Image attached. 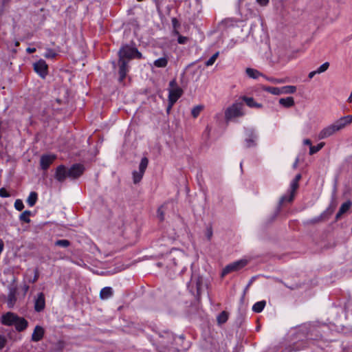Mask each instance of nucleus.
<instances>
[{"label": "nucleus", "instance_id": "nucleus-1", "mask_svg": "<svg viewBox=\"0 0 352 352\" xmlns=\"http://www.w3.org/2000/svg\"><path fill=\"white\" fill-rule=\"evenodd\" d=\"M118 54L119 57V81L121 82L124 80L129 71V61L134 58H142V54L138 51L134 43L122 45Z\"/></svg>", "mask_w": 352, "mask_h": 352}, {"label": "nucleus", "instance_id": "nucleus-2", "mask_svg": "<svg viewBox=\"0 0 352 352\" xmlns=\"http://www.w3.org/2000/svg\"><path fill=\"white\" fill-rule=\"evenodd\" d=\"M1 323L6 326H14L17 331H23L28 326V322L12 312H7L1 316Z\"/></svg>", "mask_w": 352, "mask_h": 352}, {"label": "nucleus", "instance_id": "nucleus-3", "mask_svg": "<svg viewBox=\"0 0 352 352\" xmlns=\"http://www.w3.org/2000/svg\"><path fill=\"white\" fill-rule=\"evenodd\" d=\"M352 122V115L340 118L332 124L323 129L318 135L319 139H324L343 129L346 124Z\"/></svg>", "mask_w": 352, "mask_h": 352}, {"label": "nucleus", "instance_id": "nucleus-4", "mask_svg": "<svg viewBox=\"0 0 352 352\" xmlns=\"http://www.w3.org/2000/svg\"><path fill=\"white\" fill-rule=\"evenodd\" d=\"M243 104L241 102L234 103L226 109L225 112L226 120L229 121L233 118L243 116L244 114L243 112Z\"/></svg>", "mask_w": 352, "mask_h": 352}, {"label": "nucleus", "instance_id": "nucleus-5", "mask_svg": "<svg viewBox=\"0 0 352 352\" xmlns=\"http://www.w3.org/2000/svg\"><path fill=\"white\" fill-rule=\"evenodd\" d=\"M148 164V158L146 157H142L139 165V170H134L133 172V179L134 184H138L141 181L147 168Z\"/></svg>", "mask_w": 352, "mask_h": 352}, {"label": "nucleus", "instance_id": "nucleus-6", "mask_svg": "<svg viewBox=\"0 0 352 352\" xmlns=\"http://www.w3.org/2000/svg\"><path fill=\"white\" fill-rule=\"evenodd\" d=\"M248 263L247 260L242 259L226 265L225 268L222 271V276H226V274L232 272H237L244 267Z\"/></svg>", "mask_w": 352, "mask_h": 352}, {"label": "nucleus", "instance_id": "nucleus-7", "mask_svg": "<svg viewBox=\"0 0 352 352\" xmlns=\"http://www.w3.org/2000/svg\"><path fill=\"white\" fill-rule=\"evenodd\" d=\"M187 286L191 292H193L192 289L194 286H195L197 295L199 296L202 286V278L200 277L198 274L192 272L190 280Z\"/></svg>", "mask_w": 352, "mask_h": 352}, {"label": "nucleus", "instance_id": "nucleus-8", "mask_svg": "<svg viewBox=\"0 0 352 352\" xmlns=\"http://www.w3.org/2000/svg\"><path fill=\"white\" fill-rule=\"evenodd\" d=\"M69 178L70 179H76L80 177L85 171V166L81 164H74L69 168Z\"/></svg>", "mask_w": 352, "mask_h": 352}, {"label": "nucleus", "instance_id": "nucleus-9", "mask_svg": "<svg viewBox=\"0 0 352 352\" xmlns=\"http://www.w3.org/2000/svg\"><path fill=\"white\" fill-rule=\"evenodd\" d=\"M299 185L298 182L292 181L290 184V187L289 190V195H285L280 199L279 204H283V203L287 201V202H292L294 197V194L296 190L298 189Z\"/></svg>", "mask_w": 352, "mask_h": 352}, {"label": "nucleus", "instance_id": "nucleus-10", "mask_svg": "<svg viewBox=\"0 0 352 352\" xmlns=\"http://www.w3.org/2000/svg\"><path fill=\"white\" fill-rule=\"evenodd\" d=\"M54 178L59 182H64L69 178V170L65 165H60L56 168Z\"/></svg>", "mask_w": 352, "mask_h": 352}, {"label": "nucleus", "instance_id": "nucleus-11", "mask_svg": "<svg viewBox=\"0 0 352 352\" xmlns=\"http://www.w3.org/2000/svg\"><path fill=\"white\" fill-rule=\"evenodd\" d=\"M47 65L43 59H40L36 63H34V71L42 78H45L47 74Z\"/></svg>", "mask_w": 352, "mask_h": 352}, {"label": "nucleus", "instance_id": "nucleus-12", "mask_svg": "<svg viewBox=\"0 0 352 352\" xmlns=\"http://www.w3.org/2000/svg\"><path fill=\"white\" fill-rule=\"evenodd\" d=\"M245 135L246 138L245 140V142L246 147L250 148L252 146H255L256 145V140L257 139V135H256L254 131L252 129H246Z\"/></svg>", "mask_w": 352, "mask_h": 352}, {"label": "nucleus", "instance_id": "nucleus-13", "mask_svg": "<svg viewBox=\"0 0 352 352\" xmlns=\"http://www.w3.org/2000/svg\"><path fill=\"white\" fill-rule=\"evenodd\" d=\"M183 90L179 87H176L173 89H168V102L171 104H175L177 100L182 96Z\"/></svg>", "mask_w": 352, "mask_h": 352}, {"label": "nucleus", "instance_id": "nucleus-14", "mask_svg": "<svg viewBox=\"0 0 352 352\" xmlns=\"http://www.w3.org/2000/svg\"><path fill=\"white\" fill-rule=\"evenodd\" d=\"M45 307V298L43 292H40L37 294L34 299V310L36 312H41L44 310Z\"/></svg>", "mask_w": 352, "mask_h": 352}, {"label": "nucleus", "instance_id": "nucleus-15", "mask_svg": "<svg viewBox=\"0 0 352 352\" xmlns=\"http://www.w3.org/2000/svg\"><path fill=\"white\" fill-rule=\"evenodd\" d=\"M56 158V157L54 155H43L40 159L41 169L43 170H47Z\"/></svg>", "mask_w": 352, "mask_h": 352}, {"label": "nucleus", "instance_id": "nucleus-16", "mask_svg": "<svg viewBox=\"0 0 352 352\" xmlns=\"http://www.w3.org/2000/svg\"><path fill=\"white\" fill-rule=\"evenodd\" d=\"M45 334V329L40 325H36L32 334L31 340L33 342L41 340Z\"/></svg>", "mask_w": 352, "mask_h": 352}, {"label": "nucleus", "instance_id": "nucleus-17", "mask_svg": "<svg viewBox=\"0 0 352 352\" xmlns=\"http://www.w3.org/2000/svg\"><path fill=\"white\" fill-rule=\"evenodd\" d=\"M169 260L171 261L174 265H177L179 259H182L184 257V254L182 252L178 250H174L170 252Z\"/></svg>", "mask_w": 352, "mask_h": 352}, {"label": "nucleus", "instance_id": "nucleus-18", "mask_svg": "<svg viewBox=\"0 0 352 352\" xmlns=\"http://www.w3.org/2000/svg\"><path fill=\"white\" fill-rule=\"evenodd\" d=\"M16 291L15 289H10L8 298H7V305L9 308H12L14 307L16 301Z\"/></svg>", "mask_w": 352, "mask_h": 352}, {"label": "nucleus", "instance_id": "nucleus-19", "mask_svg": "<svg viewBox=\"0 0 352 352\" xmlns=\"http://www.w3.org/2000/svg\"><path fill=\"white\" fill-rule=\"evenodd\" d=\"M243 101H244L246 104L251 108H261L262 107V104L256 102L254 99L252 97L242 96L241 98Z\"/></svg>", "mask_w": 352, "mask_h": 352}, {"label": "nucleus", "instance_id": "nucleus-20", "mask_svg": "<svg viewBox=\"0 0 352 352\" xmlns=\"http://www.w3.org/2000/svg\"><path fill=\"white\" fill-rule=\"evenodd\" d=\"M352 206V202L351 201H347L344 203H343L340 209H339V211L338 212V213L336 214V219H338L339 218H340V217L344 214L345 212H346L349 208H351V206Z\"/></svg>", "mask_w": 352, "mask_h": 352}, {"label": "nucleus", "instance_id": "nucleus-21", "mask_svg": "<svg viewBox=\"0 0 352 352\" xmlns=\"http://www.w3.org/2000/svg\"><path fill=\"white\" fill-rule=\"evenodd\" d=\"M245 73L249 78L253 79H257L258 77L262 76L265 77V75L260 72L258 70L253 69V68H247L245 69Z\"/></svg>", "mask_w": 352, "mask_h": 352}, {"label": "nucleus", "instance_id": "nucleus-22", "mask_svg": "<svg viewBox=\"0 0 352 352\" xmlns=\"http://www.w3.org/2000/svg\"><path fill=\"white\" fill-rule=\"evenodd\" d=\"M113 292L111 287H105L100 292V297L102 300H107L113 296Z\"/></svg>", "mask_w": 352, "mask_h": 352}, {"label": "nucleus", "instance_id": "nucleus-23", "mask_svg": "<svg viewBox=\"0 0 352 352\" xmlns=\"http://www.w3.org/2000/svg\"><path fill=\"white\" fill-rule=\"evenodd\" d=\"M279 104L285 108H289L294 105V100L293 97L282 98L279 99Z\"/></svg>", "mask_w": 352, "mask_h": 352}, {"label": "nucleus", "instance_id": "nucleus-24", "mask_svg": "<svg viewBox=\"0 0 352 352\" xmlns=\"http://www.w3.org/2000/svg\"><path fill=\"white\" fill-rule=\"evenodd\" d=\"M281 94H294L296 91V87L294 85H287L280 87Z\"/></svg>", "mask_w": 352, "mask_h": 352}, {"label": "nucleus", "instance_id": "nucleus-25", "mask_svg": "<svg viewBox=\"0 0 352 352\" xmlns=\"http://www.w3.org/2000/svg\"><path fill=\"white\" fill-rule=\"evenodd\" d=\"M38 199V194L36 192H31L27 199V203L30 206H34Z\"/></svg>", "mask_w": 352, "mask_h": 352}, {"label": "nucleus", "instance_id": "nucleus-26", "mask_svg": "<svg viewBox=\"0 0 352 352\" xmlns=\"http://www.w3.org/2000/svg\"><path fill=\"white\" fill-rule=\"evenodd\" d=\"M324 217H325V212H322L318 217L307 220L305 223L307 225H314V224L318 223L321 222L322 221H323Z\"/></svg>", "mask_w": 352, "mask_h": 352}, {"label": "nucleus", "instance_id": "nucleus-27", "mask_svg": "<svg viewBox=\"0 0 352 352\" xmlns=\"http://www.w3.org/2000/svg\"><path fill=\"white\" fill-rule=\"evenodd\" d=\"M153 65L159 68L166 67L168 65V59L166 57L160 58L154 61Z\"/></svg>", "mask_w": 352, "mask_h": 352}, {"label": "nucleus", "instance_id": "nucleus-28", "mask_svg": "<svg viewBox=\"0 0 352 352\" xmlns=\"http://www.w3.org/2000/svg\"><path fill=\"white\" fill-rule=\"evenodd\" d=\"M265 305L266 302L265 300L256 302L252 307V311L255 313H260L263 310Z\"/></svg>", "mask_w": 352, "mask_h": 352}, {"label": "nucleus", "instance_id": "nucleus-29", "mask_svg": "<svg viewBox=\"0 0 352 352\" xmlns=\"http://www.w3.org/2000/svg\"><path fill=\"white\" fill-rule=\"evenodd\" d=\"M261 89L267 92H269L273 95L278 96L280 95V87H267L263 86Z\"/></svg>", "mask_w": 352, "mask_h": 352}, {"label": "nucleus", "instance_id": "nucleus-30", "mask_svg": "<svg viewBox=\"0 0 352 352\" xmlns=\"http://www.w3.org/2000/svg\"><path fill=\"white\" fill-rule=\"evenodd\" d=\"M252 0H251L250 2L246 1V0H239V4L241 6H243L244 5L245 7L248 10L250 14H255V11L252 8Z\"/></svg>", "mask_w": 352, "mask_h": 352}, {"label": "nucleus", "instance_id": "nucleus-31", "mask_svg": "<svg viewBox=\"0 0 352 352\" xmlns=\"http://www.w3.org/2000/svg\"><path fill=\"white\" fill-rule=\"evenodd\" d=\"M217 322L219 324H224L228 319V313L226 311H221L217 316Z\"/></svg>", "mask_w": 352, "mask_h": 352}, {"label": "nucleus", "instance_id": "nucleus-32", "mask_svg": "<svg viewBox=\"0 0 352 352\" xmlns=\"http://www.w3.org/2000/svg\"><path fill=\"white\" fill-rule=\"evenodd\" d=\"M31 214L32 213L30 210H25L19 216L20 221L25 222V223H30V219L29 217L31 215Z\"/></svg>", "mask_w": 352, "mask_h": 352}, {"label": "nucleus", "instance_id": "nucleus-33", "mask_svg": "<svg viewBox=\"0 0 352 352\" xmlns=\"http://www.w3.org/2000/svg\"><path fill=\"white\" fill-rule=\"evenodd\" d=\"M324 146V142H320L316 146L311 145V147H309V154L314 155V154L316 153L320 149H322Z\"/></svg>", "mask_w": 352, "mask_h": 352}, {"label": "nucleus", "instance_id": "nucleus-34", "mask_svg": "<svg viewBox=\"0 0 352 352\" xmlns=\"http://www.w3.org/2000/svg\"><path fill=\"white\" fill-rule=\"evenodd\" d=\"M203 109H204L203 105H197V106L194 107L191 111L192 116L195 118H197Z\"/></svg>", "mask_w": 352, "mask_h": 352}, {"label": "nucleus", "instance_id": "nucleus-35", "mask_svg": "<svg viewBox=\"0 0 352 352\" xmlns=\"http://www.w3.org/2000/svg\"><path fill=\"white\" fill-rule=\"evenodd\" d=\"M55 245L62 247V248H67L70 245V241L67 239L57 240L55 242Z\"/></svg>", "mask_w": 352, "mask_h": 352}, {"label": "nucleus", "instance_id": "nucleus-36", "mask_svg": "<svg viewBox=\"0 0 352 352\" xmlns=\"http://www.w3.org/2000/svg\"><path fill=\"white\" fill-rule=\"evenodd\" d=\"M43 56L46 58H54L57 56V53L54 50L48 48Z\"/></svg>", "mask_w": 352, "mask_h": 352}, {"label": "nucleus", "instance_id": "nucleus-37", "mask_svg": "<svg viewBox=\"0 0 352 352\" xmlns=\"http://www.w3.org/2000/svg\"><path fill=\"white\" fill-rule=\"evenodd\" d=\"M219 55V52H217L215 54H214L205 63V65L207 67L212 65L214 62L216 61L217 58H218Z\"/></svg>", "mask_w": 352, "mask_h": 352}, {"label": "nucleus", "instance_id": "nucleus-38", "mask_svg": "<svg viewBox=\"0 0 352 352\" xmlns=\"http://www.w3.org/2000/svg\"><path fill=\"white\" fill-rule=\"evenodd\" d=\"M267 80L273 82L274 84H282L287 82L286 79L285 78H269L265 76L264 77Z\"/></svg>", "mask_w": 352, "mask_h": 352}, {"label": "nucleus", "instance_id": "nucleus-39", "mask_svg": "<svg viewBox=\"0 0 352 352\" xmlns=\"http://www.w3.org/2000/svg\"><path fill=\"white\" fill-rule=\"evenodd\" d=\"M329 67V63L328 62H325L324 63H323L322 65H321L317 69H316V72L318 74H321V73H323L325 71H327Z\"/></svg>", "mask_w": 352, "mask_h": 352}, {"label": "nucleus", "instance_id": "nucleus-40", "mask_svg": "<svg viewBox=\"0 0 352 352\" xmlns=\"http://www.w3.org/2000/svg\"><path fill=\"white\" fill-rule=\"evenodd\" d=\"M14 208L19 211H21L24 208V205L21 199H16L14 202Z\"/></svg>", "mask_w": 352, "mask_h": 352}, {"label": "nucleus", "instance_id": "nucleus-41", "mask_svg": "<svg viewBox=\"0 0 352 352\" xmlns=\"http://www.w3.org/2000/svg\"><path fill=\"white\" fill-rule=\"evenodd\" d=\"M188 41V37L184 36H182V35H179V36L177 38V42L179 44H186Z\"/></svg>", "mask_w": 352, "mask_h": 352}, {"label": "nucleus", "instance_id": "nucleus-42", "mask_svg": "<svg viewBox=\"0 0 352 352\" xmlns=\"http://www.w3.org/2000/svg\"><path fill=\"white\" fill-rule=\"evenodd\" d=\"M9 196V193L6 191V190L4 188H0V197H8Z\"/></svg>", "mask_w": 352, "mask_h": 352}, {"label": "nucleus", "instance_id": "nucleus-43", "mask_svg": "<svg viewBox=\"0 0 352 352\" xmlns=\"http://www.w3.org/2000/svg\"><path fill=\"white\" fill-rule=\"evenodd\" d=\"M206 237L208 240H210L212 236V230L211 227H208L206 230Z\"/></svg>", "mask_w": 352, "mask_h": 352}, {"label": "nucleus", "instance_id": "nucleus-44", "mask_svg": "<svg viewBox=\"0 0 352 352\" xmlns=\"http://www.w3.org/2000/svg\"><path fill=\"white\" fill-rule=\"evenodd\" d=\"M171 21H172L173 27L175 30L177 29L179 26V23L176 18H173Z\"/></svg>", "mask_w": 352, "mask_h": 352}, {"label": "nucleus", "instance_id": "nucleus-45", "mask_svg": "<svg viewBox=\"0 0 352 352\" xmlns=\"http://www.w3.org/2000/svg\"><path fill=\"white\" fill-rule=\"evenodd\" d=\"M6 342V340L5 339V338L2 336H0V350L4 347Z\"/></svg>", "mask_w": 352, "mask_h": 352}, {"label": "nucleus", "instance_id": "nucleus-46", "mask_svg": "<svg viewBox=\"0 0 352 352\" xmlns=\"http://www.w3.org/2000/svg\"><path fill=\"white\" fill-rule=\"evenodd\" d=\"M256 1L261 6H265L269 3V0H256Z\"/></svg>", "mask_w": 352, "mask_h": 352}, {"label": "nucleus", "instance_id": "nucleus-47", "mask_svg": "<svg viewBox=\"0 0 352 352\" xmlns=\"http://www.w3.org/2000/svg\"><path fill=\"white\" fill-rule=\"evenodd\" d=\"M157 214L161 221H163L164 219V212L162 211L161 208H159L157 210Z\"/></svg>", "mask_w": 352, "mask_h": 352}, {"label": "nucleus", "instance_id": "nucleus-48", "mask_svg": "<svg viewBox=\"0 0 352 352\" xmlns=\"http://www.w3.org/2000/svg\"><path fill=\"white\" fill-rule=\"evenodd\" d=\"M38 278V270L36 269L35 270V273H34V278L33 279L31 280L32 283H35L37 281Z\"/></svg>", "mask_w": 352, "mask_h": 352}, {"label": "nucleus", "instance_id": "nucleus-49", "mask_svg": "<svg viewBox=\"0 0 352 352\" xmlns=\"http://www.w3.org/2000/svg\"><path fill=\"white\" fill-rule=\"evenodd\" d=\"M169 87H170V89H173V88H175L176 87H177L176 80L175 79L170 81Z\"/></svg>", "mask_w": 352, "mask_h": 352}, {"label": "nucleus", "instance_id": "nucleus-50", "mask_svg": "<svg viewBox=\"0 0 352 352\" xmlns=\"http://www.w3.org/2000/svg\"><path fill=\"white\" fill-rule=\"evenodd\" d=\"M26 52L28 53V54H32V53H34L36 52V49L35 48H31V47H28L26 49Z\"/></svg>", "mask_w": 352, "mask_h": 352}, {"label": "nucleus", "instance_id": "nucleus-51", "mask_svg": "<svg viewBox=\"0 0 352 352\" xmlns=\"http://www.w3.org/2000/svg\"><path fill=\"white\" fill-rule=\"evenodd\" d=\"M318 73L316 72V70L315 71H312L311 72L309 75H308V77L309 78H312L316 74H317Z\"/></svg>", "mask_w": 352, "mask_h": 352}, {"label": "nucleus", "instance_id": "nucleus-52", "mask_svg": "<svg viewBox=\"0 0 352 352\" xmlns=\"http://www.w3.org/2000/svg\"><path fill=\"white\" fill-rule=\"evenodd\" d=\"M300 179H301V175L300 174H298V175H296V177L293 179V181L298 183V182L300 181Z\"/></svg>", "mask_w": 352, "mask_h": 352}, {"label": "nucleus", "instance_id": "nucleus-53", "mask_svg": "<svg viewBox=\"0 0 352 352\" xmlns=\"http://www.w3.org/2000/svg\"><path fill=\"white\" fill-rule=\"evenodd\" d=\"M303 142H304L305 144L309 145V147H311V140L309 139H305Z\"/></svg>", "mask_w": 352, "mask_h": 352}, {"label": "nucleus", "instance_id": "nucleus-54", "mask_svg": "<svg viewBox=\"0 0 352 352\" xmlns=\"http://www.w3.org/2000/svg\"><path fill=\"white\" fill-rule=\"evenodd\" d=\"M173 104H170V103H169V102H168V107H167V112H169V111L170 110V109L172 108V107H173Z\"/></svg>", "mask_w": 352, "mask_h": 352}, {"label": "nucleus", "instance_id": "nucleus-55", "mask_svg": "<svg viewBox=\"0 0 352 352\" xmlns=\"http://www.w3.org/2000/svg\"><path fill=\"white\" fill-rule=\"evenodd\" d=\"M298 158H297L295 161V162L293 164V167L295 168H296L297 165H298Z\"/></svg>", "mask_w": 352, "mask_h": 352}, {"label": "nucleus", "instance_id": "nucleus-56", "mask_svg": "<svg viewBox=\"0 0 352 352\" xmlns=\"http://www.w3.org/2000/svg\"><path fill=\"white\" fill-rule=\"evenodd\" d=\"M28 289H29V286L28 285H24V287H23L24 292H27Z\"/></svg>", "mask_w": 352, "mask_h": 352}, {"label": "nucleus", "instance_id": "nucleus-57", "mask_svg": "<svg viewBox=\"0 0 352 352\" xmlns=\"http://www.w3.org/2000/svg\"><path fill=\"white\" fill-rule=\"evenodd\" d=\"M3 1V4H5L6 3H7L9 0H2Z\"/></svg>", "mask_w": 352, "mask_h": 352}, {"label": "nucleus", "instance_id": "nucleus-58", "mask_svg": "<svg viewBox=\"0 0 352 352\" xmlns=\"http://www.w3.org/2000/svg\"><path fill=\"white\" fill-rule=\"evenodd\" d=\"M19 45V41H16L15 46H18Z\"/></svg>", "mask_w": 352, "mask_h": 352}, {"label": "nucleus", "instance_id": "nucleus-59", "mask_svg": "<svg viewBox=\"0 0 352 352\" xmlns=\"http://www.w3.org/2000/svg\"><path fill=\"white\" fill-rule=\"evenodd\" d=\"M240 166H241V168H242V162H241Z\"/></svg>", "mask_w": 352, "mask_h": 352}]
</instances>
